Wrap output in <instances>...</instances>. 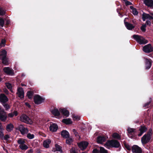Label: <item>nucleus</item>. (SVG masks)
I'll return each mask as SVG.
<instances>
[{
    "mask_svg": "<svg viewBox=\"0 0 153 153\" xmlns=\"http://www.w3.org/2000/svg\"><path fill=\"white\" fill-rule=\"evenodd\" d=\"M133 37L134 39L140 44H145L148 42L147 40L141 36L134 35Z\"/></svg>",
    "mask_w": 153,
    "mask_h": 153,
    "instance_id": "1",
    "label": "nucleus"
},
{
    "mask_svg": "<svg viewBox=\"0 0 153 153\" xmlns=\"http://www.w3.org/2000/svg\"><path fill=\"white\" fill-rule=\"evenodd\" d=\"M7 52L5 50H3L0 52V59L1 60L2 63L4 65L9 64L8 61L6 58Z\"/></svg>",
    "mask_w": 153,
    "mask_h": 153,
    "instance_id": "2",
    "label": "nucleus"
},
{
    "mask_svg": "<svg viewBox=\"0 0 153 153\" xmlns=\"http://www.w3.org/2000/svg\"><path fill=\"white\" fill-rule=\"evenodd\" d=\"M17 143L19 145V148L22 150H26L28 148L27 146L25 144V142L24 140L19 139L17 141Z\"/></svg>",
    "mask_w": 153,
    "mask_h": 153,
    "instance_id": "3",
    "label": "nucleus"
},
{
    "mask_svg": "<svg viewBox=\"0 0 153 153\" xmlns=\"http://www.w3.org/2000/svg\"><path fill=\"white\" fill-rule=\"evenodd\" d=\"M20 120L21 121L27 124H31L33 123L32 120L25 114H22L20 116Z\"/></svg>",
    "mask_w": 153,
    "mask_h": 153,
    "instance_id": "4",
    "label": "nucleus"
},
{
    "mask_svg": "<svg viewBox=\"0 0 153 153\" xmlns=\"http://www.w3.org/2000/svg\"><path fill=\"white\" fill-rule=\"evenodd\" d=\"M45 99L39 95L36 94L34 97V102L36 104H39L43 102Z\"/></svg>",
    "mask_w": 153,
    "mask_h": 153,
    "instance_id": "5",
    "label": "nucleus"
},
{
    "mask_svg": "<svg viewBox=\"0 0 153 153\" xmlns=\"http://www.w3.org/2000/svg\"><path fill=\"white\" fill-rule=\"evenodd\" d=\"M3 70L4 72L8 75H13L14 74L13 70L9 67H4Z\"/></svg>",
    "mask_w": 153,
    "mask_h": 153,
    "instance_id": "6",
    "label": "nucleus"
},
{
    "mask_svg": "<svg viewBox=\"0 0 153 153\" xmlns=\"http://www.w3.org/2000/svg\"><path fill=\"white\" fill-rule=\"evenodd\" d=\"M143 49V51L146 53H149L153 51V48L150 44L145 45Z\"/></svg>",
    "mask_w": 153,
    "mask_h": 153,
    "instance_id": "7",
    "label": "nucleus"
},
{
    "mask_svg": "<svg viewBox=\"0 0 153 153\" xmlns=\"http://www.w3.org/2000/svg\"><path fill=\"white\" fill-rule=\"evenodd\" d=\"M18 128L19 130L22 135L26 134L28 132V129L22 125H20L19 126Z\"/></svg>",
    "mask_w": 153,
    "mask_h": 153,
    "instance_id": "8",
    "label": "nucleus"
},
{
    "mask_svg": "<svg viewBox=\"0 0 153 153\" xmlns=\"http://www.w3.org/2000/svg\"><path fill=\"white\" fill-rule=\"evenodd\" d=\"M19 97L21 99L23 98L24 97V93L23 89L21 87H19L17 89V93Z\"/></svg>",
    "mask_w": 153,
    "mask_h": 153,
    "instance_id": "9",
    "label": "nucleus"
},
{
    "mask_svg": "<svg viewBox=\"0 0 153 153\" xmlns=\"http://www.w3.org/2000/svg\"><path fill=\"white\" fill-rule=\"evenodd\" d=\"M151 138L149 136L145 134L142 137L141 140L143 144H145L148 143L150 140Z\"/></svg>",
    "mask_w": 153,
    "mask_h": 153,
    "instance_id": "10",
    "label": "nucleus"
},
{
    "mask_svg": "<svg viewBox=\"0 0 153 153\" xmlns=\"http://www.w3.org/2000/svg\"><path fill=\"white\" fill-rule=\"evenodd\" d=\"M132 151L135 153H142V150L137 145H134L132 147Z\"/></svg>",
    "mask_w": 153,
    "mask_h": 153,
    "instance_id": "11",
    "label": "nucleus"
},
{
    "mask_svg": "<svg viewBox=\"0 0 153 153\" xmlns=\"http://www.w3.org/2000/svg\"><path fill=\"white\" fill-rule=\"evenodd\" d=\"M88 143L86 141L81 142L78 144V146L80 149L83 150L85 149L88 145Z\"/></svg>",
    "mask_w": 153,
    "mask_h": 153,
    "instance_id": "12",
    "label": "nucleus"
},
{
    "mask_svg": "<svg viewBox=\"0 0 153 153\" xmlns=\"http://www.w3.org/2000/svg\"><path fill=\"white\" fill-rule=\"evenodd\" d=\"M49 128L51 131L55 132L57 130L58 127L56 123H51Z\"/></svg>",
    "mask_w": 153,
    "mask_h": 153,
    "instance_id": "13",
    "label": "nucleus"
},
{
    "mask_svg": "<svg viewBox=\"0 0 153 153\" xmlns=\"http://www.w3.org/2000/svg\"><path fill=\"white\" fill-rule=\"evenodd\" d=\"M142 19L143 21H145L146 19L150 20L153 19V17L150 16L149 14L143 13L142 14Z\"/></svg>",
    "mask_w": 153,
    "mask_h": 153,
    "instance_id": "14",
    "label": "nucleus"
},
{
    "mask_svg": "<svg viewBox=\"0 0 153 153\" xmlns=\"http://www.w3.org/2000/svg\"><path fill=\"white\" fill-rule=\"evenodd\" d=\"M7 116L6 113L4 111H2L0 113V119L2 121H4L7 119Z\"/></svg>",
    "mask_w": 153,
    "mask_h": 153,
    "instance_id": "15",
    "label": "nucleus"
},
{
    "mask_svg": "<svg viewBox=\"0 0 153 153\" xmlns=\"http://www.w3.org/2000/svg\"><path fill=\"white\" fill-rule=\"evenodd\" d=\"M127 19V18H125L124 20V22L125 24V25L126 27V28L128 30H131L133 28H134V27L133 26V25L130 23H128L127 22H126L125 21Z\"/></svg>",
    "mask_w": 153,
    "mask_h": 153,
    "instance_id": "16",
    "label": "nucleus"
},
{
    "mask_svg": "<svg viewBox=\"0 0 153 153\" xmlns=\"http://www.w3.org/2000/svg\"><path fill=\"white\" fill-rule=\"evenodd\" d=\"M59 111L63 115L66 117H68L69 116V112L66 109L61 108L59 109Z\"/></svg>",
    "mask_w": 153,
    "mask_h": 153,
    "instance_id": "17",
    "label": "nucleus"
},
{
    "mask_svg": "<svg viewBox=\"0 0 153 153\" xmlns=\"http://www.w3.org/2000/svg\"><path fill=\"white\" fill-rule=\"evenodd\" d=\"M7 97L4 94H1L0 96V101L2 104L5 103L8 101Z\"/></svg>",
    "mask_w": 153,
    "mask_h": 153,
    "instance_id": "18",
    "label": "nucleus"
},
{
    "mask_svg": "<svg viewBox=\"0 0 153 153\" xmlns=\"http://www.w3.org/2000/svg\"><path fill=\"white\" fill-rule=\"evenodd\" d=\"M146 68L148 69L150 68L151 66L152 61L151 59H146Z\"/></svg>",
    "mask_w": 153,
    "mask_h": 153,
    "instance_id": "19",
    "label": "nucleus"
},
{
    "mask_svg": "<svg viewBox=\"0 0 153 153\" xmlns=\"http://www.w3.org/2000/svg\"><path fill=\"white\" fill-rule=\"evenodd\" d=\"M112 140H108L106 143L104 145V146L107 148L109 149L110 148L113 147V145L112 143Z\"/></svg>",
    "mask_w": 153,
    "mask_h": 153,
    "instance_id": "20",
    "label": "nucleus"
},
{
    "mask_svg": "<svg viewBox=\"0 0 153 153\" xmlns=\"http://www.w3.org/2000/svg\"><path fill=\"white\" fill-rule=\"evenodd\" d=\"M144 4L148 7H152L153 5L152 0H145L144 1Z\"/></svg>",
    "mask_w": 153,
    "mask_h": 153,
    "instance_id": "21",
    "label": "nucleus"
},
{
    "mask_svg": "<svg viewBox=\"0 0 153 153\" xmlns=\"http://www.w3.org/2000/svg\"><path fill=\"white\" fill-rule=\"evenodd\" d=\"M140 131V133L138 134V136H141L144 132H145L147 128L144 126H141L140 128L139 129Z\"/></svg>",
    "mask_w": 153,
    "mask_h": 153,
    "instance_id": "22",
    "label": "nucleus"
},
{
    "mask_svg": "<svg viewBox=\"0 0 153 153\" xmlns=\"http://www.w3.org/2000/svg\"><path fill=\"white\" fill-rule=\"evenodd\" d=\"M105 140V138L104 137L99 136L97 138V142L98 143L102 144Z\"/></svg>",
    "mask_w": 153,
    "mask_h": 153,
    "instance_id": "23",
    "label": "nucleus"
},
{
    "mask_svg": "<svg viewBox=\"0 0 153 153\" xmlns=\"http://www.w3.org/2000/svg\"><path fill=\"white\" fill-rule=\"evenodd\" d=\"M52 113L55 116H58L60 115V112L56 108H54L51 111Z\"/></svg>",
    "mask_w": 153,
    "mask_h": 153,
    "instance_id": "24",
    "label": "nucleus"
},
{
    "mask_svg": "<svg viewBox=\"0 0 153 153\" xmlns=\"http://www.w3.org/2000/svg\"><path fill=\"white\" fill-rule=\"evenodd\" d=\"M51 143V140L49 139L46 140L44 141V146L46 148H48L49 146V144Z\"/></svg>",
    "mask_w": 153,
    "mask_h": 153,
    "instance_id": "25",
    "label": "nucleus"
},
{
    "mask_svg": "<svg viewBox=\"0 0 153 153\" xmlns=\"http://www.w3.org/2000/svg\"><path fill=\"white\" fill-rule=\"evenodd\" d=\"M61 135L64 138H67L69 137V133L66 130H64L61 132Z\"/></svg>",
    "mask_w": 153,
    "mask_h": 153,
    "instance_id": "26",
    "label": "nucleus"
},
{
    "mask_svg": "<svg viewBox=\"0 0 153 153\" xmlns=\"http://www.w3.org/2000/svg\"><path fill=\"white\" fill-rule=\"evenodd\" d=\"M112 142L113 145V147L118 148L120 146V144L118 141L115 140H112Z\"/></svg>",
    "mask_w": 153,
    "mask_h": 153,
    "instance_id": "27",
    "label": "nucleus"
},
{
    "mask_svg": "<svg viewBox=\"0 0 153 153\" xmlns=\"http://www.w3.org/2000/svg\"><path fill=\"white\" fill-rule=\"evenodd\" d=\"M62 122L66 124H69L72 123V121L69 118L64 119L62 120Z\"/></svg>",
    "mask_w": 153,
    "mask_h": 153,
    "instance_id": "28",
    "label": "nucleus"
},
{
    "mask_svg": "<svg viewBox=\"0 0 153 153\" xmlns=\"http://www.w3.org/2000/svg\"><path fill=\"white\" fill-rule=\"evenodd\" d=\"M13 125L11 123H10L7 125L6 130L8 131H10L13 130Z\"/></svg>",
    "mask_w": 153,
    "mask_h": 153,
    "instance_id": "29",
    "label": "nucleus"
},
{
    "mask_svg": "<svg viewBox=\"0 0 153 153\" xmlns=\"http://www.w3.org/2000/svg\"><path fill=\"white\" fill-rule=\"evenodd\" d=\"M18 115V112L16 111H14L13 112L10 113L8 114V116L9 117H12L14 116H16Z\"/></svg>",
    "mask_w": 153,
    "mask_h": 153,
    "instance_id": "30",
    "label": "nucleus"
},
{
    "mask_svg": "<svg viewBox=\"0 0 153 153\" xmlns=\"http://www.w3.org/2000/svg\"><path fill=\"white\" fill-rule=\"evenodd\" d=\"M112 136L115 139L120 140L121 139L120 136L119 134L116 133L113 134Z\"/></svg>",
    "mask_w": 153,
    "mask_h": 153,
    "instance_id": "31",
    "label": "nucleus"
},
{
    "mask_svg": "<svg viewBox=\"0 0 153 153\" xmlns=\"http://www.w3.org/2000/svg\"><path fill=\"white\" fill-rule=\"evenodd\" d=\"M130 9L132 10V13L134 15H136L138 14V12L135 8H134L132 6H130Z\"/></svg>",
    "mask_w": 153,
    "mask_h": 153,
    "instance_id": "32",
    "label": "nucleus"
},
{
    "mask_svg": "<svg viewBox=\"0 0 153 153\" xmlns=\"http://www.w3.org/2000/svg\"><path fill=\"white\" fill-rule=\"evenodd\" d=\"M33 93L31 91H29L27 92V97L30 99L32 98Z\"/></svg>",
    "mask_w": 153,
    "mask_h": 153,
    "instance_id": "33",
    "label": "nucleus"
},
{
    "mask_svg": "<svg viewBox=\"0 0 153 153\" xmlns=\"http://www.w3.org/2000/svg\"><path fill=\"white\" fill-rule=\"evenodd\" d=\"M100 153H107L108 151H107L104 148L102 147H100Z\"/></svg>",
    "mask_w": 153,
    "mask_h": 153,
    "instance_id": "34",
    "label": "nucleus"
},
{
    "mask_svg": "<svg viewBox=\"0 0 153 153\" xmlns=\"http://www.w3.org/2000/svg\"><path fill=\"white\" fill-rule=\"evenodd\" d=\"M27 137L29 139H31L34 138V135L33 134L28 133L27 134Z\"/></svg>",
    "mask_w": 153,
    "mask_h": 153,
    "instance_id": "35",
    "label": "nucleus"
},
{
    "mask_svg": "<svg viewBox=\"0 0 153 153\" xmlns=\"http://www.w3.org/2000/svg\"><path fill=\"white\" fill-rule=\"evenodd\" d=\"M72 118L74 120H80V117L78 116L75 115H73Z\"/></svg>",
    "mask_w": 153,
    "mask_h": 153,
    "instance_id": "36",
    "label": "nucleus"
},
{
    "mask_svg": "<svg viewBox=\"0 0 153 153\" xmlns=\"http://www.w3.org/2000/svg\"><path fill=\"white\" fill-rule=\"evenodd\" d=\"M4 24V19L0 18V27H3Z\"/></svg>",
    "mask_w": 153,
    "mask_h": 153,
    "instance_id": "37",
    "label": "nucleus"
},
{
    "mask_svg": "<svg viewBox=\"0 0 153 153\" xmlns=\"http://www.w3.org/2000/svg\"><path fill=\"white\" fill-rule=\"evenodd\" d=\"M5 40L4 39H2L0 44V48L2 47H4L5 46Z\"/></svg>",
    "mask_w": 153,
    "mask_h": 153,
    "instance_id": "38",
    "label": "nucleus"
},
{
    "mask_svg": "<svg viewBox=\"0 0 153 153\" xmlns=\"http://www.w3.org/2000/svg\"><path fill=\"white\" fill-rule=\"evenodd\" d=\"M73 141L72 139L71 138H68L66 140V143L67 144H70Z\"/></svg>",
    "mask_w": 153,
    "mask_h": 153,
    "instance_id": "39",
    "label": "nucleus"
},
{
    "mask_svg": "<svg viewBox=\"0 0 153 153\" xmlns=\"http://www.w3.org/2000/svg\"><path fill=\"white\" fill-rule=\"evenodd\" d=\"M2 104L6 110H7L10 108V106L8 104L4 103H3Z\"/></svg>",
    "mask_w": 153,
    "mask_h": 153,
    "instance_id": "40",
    "label": "nucleus"
},
{
    "mask_svg": "<svg viewBox=\"0 0 153 153\" xmlns=\"http://www.w3.org/2000/svg\"><path fill=\"white\" fill-rule=\"evenodd\" d=\"M55 147L56 150L58 151H59L60 152H62V151L60 147L57 144L55 145Z\"/></svg>",
    "mask_w": 153,
    "mask_h": 153,
    "instance_id": "41",
    "label": "nucleus"
},
{
    "mask_svg": "<svg viewBox=\"0 0 153 153\" xmlns=\"http://www.w3.org/2000/svg\"><path fill=\"white\" fill-rule=\"evenodd\" d=\"M71 153H77L76 150V149L74 147L72 148L70 150Z\"/></svg>",
    "mask_w": 153,
    "mask_h": 153,
    "instance_id": "42",
    "label": "nucleus"
},
{
    "mask_svg": "<svg viewBox=\"0 0 153 153\" xmlns=\"http://www.w3.org/2000/svg\"><path fill=\"white\" fill-rule=\"evenodd\" d=\"M134 130L135 129L133 128H128V132L130 134L133 133L134 132Z\"/></svg>",
    "mask_w": 153,
    "mask_h": 153,
    "instance_id": "43",
    "label": "nucleus"
},
{
    "mask_svg": "<svg viewBox=\"0 0 153 153\" xmlns=\"http://www.w3.org/2000/svg\"><path fill=\"white\" fill-rule=\"evenodd\" d=\"M5 13V11L2 8H0V15H3Z\"/></svg>",
    "mask_w": 153,
    "mask_h": 153,
    "instance_id": "44",
    "label": "nucleus"
},
{
    "mask_svg": "<svg viewBox=\"0 0 153 153\" xmlns=\"http://www.w3.org/2000/svg\"><path fill=\"white\" fill-rule=\"evenodd\" d=\"M73 132H74V134L76 136L78 137L79 138L80 137L79 136V135L78 133L76 132V130L75 129H74L73 130Z\"/></svg>",
    "mask_w": 153,
    "mask_h": 153,
    "instance_id": "45",
    "label": "nucleus"
},
{
    "mask_svg": "<svg viewBox=\"0 0 153 153\" xmlns=\"http://www.w3.org/2000/svg\"><path fill=\"white\" fill-rule=\"evenodd\" d=\"M146 25H143L142 27H141V29L142 30V31L145 32L146 31Z\"/></svg>",
    "mask_w": 153,
    "mask_h": 153,
    "instance_id": "46",
    "label": "nucleus"
},
{
    "mask_svg": "<svg viewBox=\"0 0 153 153\" xmlns=\"http://www.w3.org/2000/svg\"><path fill=\"white\" fill-rule=\"evenodd\" d=\"M152 130H150L148 132L147 134H146L147 136H149L151 138V136L152 135Z\"/></svg>",
    "mask_w": 153,
    "mask_h": 153,
    "instance_id": "47",
    "label": "nucleus"
},
{
    "mask_svg": "<svg viewBox=\"0 0 153 153\" xmlns=\"http://www.w3.org/2000/svg\"><path fill=\"white\" fill-rule=\"evenodd\" d=\"M125 147L128 150H130L131 149V147L128 144H125Z\"/></svg>",
    "mask_w": 153,
    "mask_h": 153,
    "instance_id": "48",
    "label": "nucleus"
},
{
    "mask_svg": "<svg viewBox=\"0 0 153 153\" xmlns=\"http://www.w3.org/2000/svg\"><path fill=\"white\" fill-rule=\"evenodd\" d=\"M151 102V100H150L149 101V102H147V103H146L145 104H144L143 106V107L145 108H147L148 107V105Z\"/></svg>",
    "mask_w": 153,
    "mask_h": 153,
    "instance_id": "49",
    "label": "nucleus"
},
{
    "mask_svg": "<svg viewBox=\"0 0 153 153\" xmlns=\"http://www.w3.org/2000/svg\"><path fill=\"white\" fill-rule=\"evenodd\" d=\"M0 137L1 139H3L4 138V134L3 132V131L0 132Z\"/></svg>",
    "mask_w": 153,
    "mask_h": 153,
    "instance_id": "50",
    "label": "nucleus"
},
{
    "mask_svg": "<svg viewBox=\"0 0 153 153\" xmlns=\"http://www.w3.org/2000/svg\"><path fill=\"white\" fill-rule=\"evenodd\" d=\"M9 138V135L8 134H6L4 137L3 139L5 140H8V139Z\"/></svg>",
    "mask_w": 153,
    "mask_h": 153,
    "instance_id": "51",
    "label": "nucleus"
},
{
    "mask_svg": "<svg viewBox=\"0 0 153 153\" xmlns=\"http://www.w3.org/2000/svg\"><path fill=\"white\" fill-rule=\"evenodd\" d=\"M14 84H12L9 83V82H7L6 83V86H11L12 85H14Z\"/></svg>",
    "mask_w": 153,
    "mask_h": 153,
    "instance_id": "52",
    "label": "nucleus"
},
{
    "mask_svg": "<svg viewBox=\"0 0 153 153\" xmlns=\"http://www.w3.org/2000/svg\"><path fill=\"white\" fill-rule=\"evenodd\" d=\"M93 153H99V151L96 149H94L93 151Z\"/></svg>",
    "mask_w": 153,
    "mask_h": 153,
    "instance_id": "53",
    "label": "nucleus"
},
{
    "mask_svg": "<svg viewBox=\"0 0 153 153\" xmlns=\"http://www.w3.org/2000/svg\"><path fill=\"white\" fill-rule=\"evenodd\" d=\"M146 24L147 25L150 26L151 24V22L148 20H147L146 22Z\"/></svg>",
    "mask_w": 153,
    "mask_h": 153,
    "instance_id": "54",
    "label": "nucleus"
},
{
    "mask_svg": "<svg viewBox=\"0 0 153 153\" xmlns=\"http://www.w3.org/2000/svg\"><path fill=\"white\" fill-rule=\"evenodd\" d=\"M125 4L126 5H128L131 4V3L129 1H125Z\"/></svg>",
    "mask_w": 153,
    "mask_h": 153,
    "instance_id": "55",
    "label": "nucleus"
},
{
    "mask_svg": "<svg viewBox=\"0 0 153 153\" xmlns=\"http://www.w3.org/2000/svg\"><path fill=\"white\" fill-rule=\"evenodd\" d=\"M7 87L8 89H9L10 90V91L12 92L13 93V92H14L12 90V87Z\"/></svg>",
    "mask_w": 153,
    "mask_h": 153,
    "instance_id": "56",
    "label": "nucleus"
},
{
    "mask_svg": "<svg viewBox=\"0 0 153 153\" xmlns=\"http://www.w3.org/2000/svg\"><path fill=\"white\" fill-rule=\"evenodd\" d=\"M3 130V129L2 127V125L0 123V132L2 131Z\"/></svg>",
    "mask_w": 153,
    "mask_h": 153,
    "instance_id": "57",
    "label": "nucleus"
},
{
    "mask_svg": "<svg viewBox=\"0 0 153 153\" xmlns=\"http://www.w3.org/2000/svg\"><path fill=\"white\" fill-rule=\"evenodd\" d=\"M25 105L26 106H27L28 108L30 107V105L27 102H25Z\"/></svg>",
    "mask_w": 153,
    "mask_h": 153,
    "instance_id": "58",
    "label": "nucleus"
},
{
    "mask_svg": "<svg viewBox=\"0 0 153 153\" xmlns=\"http://www.w3.org/2000/svg\"><path fill=\"white\" fill-rule=\"evenodd\" d=\"M28 153H33V150L32 149H30L28 151Z\"/></svg>",
    "mask_w": 153,
    "mask_h": 153,
    "instance_id": "59",
    "label": "nucleus"
},
{
    "mask_svg": "<svg viewBox=\"0 0 153 153\" xmlns=\"http://www.w3.org/2000/svg\"><path fill=\"white\" fill-rule=\"evenodd\" d=\"M4 91L6 93H8V92H7V90L6 89V90H4Z\"/></svg>",
    "mask_w": 153,
    "mask_h": 153,
    "instance_id": "60",
    "label": "nucleus"
},
{
    "mask_svg": "<svg viewBox=\"0 0 153 153\" xmlns=\"http://www.w3.org/2000/svg\"><path fill=\"white\" fill-rule=\"evenodd\" d=\"M22 86H26V85H24V84H22Z\"/></svg>",
    "mask_w": 153,
    "mask_h": 153,
    "instance_id": "61",
    "label": "nucleus"
}]
</instances>
